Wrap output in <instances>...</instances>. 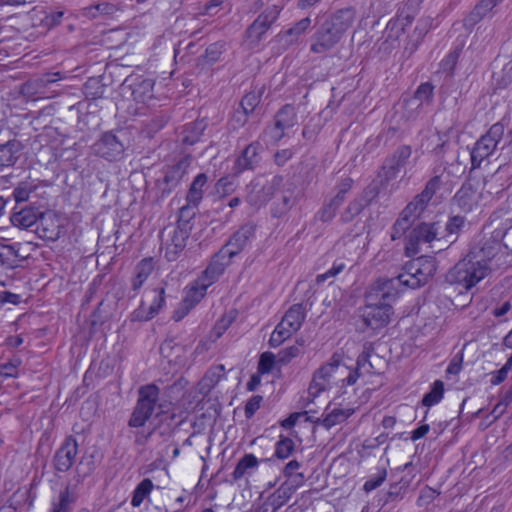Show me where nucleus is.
Here are the masks:
<instances>
[{"label": "nucleus", "instance_id": "obj_1", "mask_svg": "<svg viewBox=\"0 0 512 512\" xmlns=\"http://www.w3.org/2000/svg\"><path fill=\"white\" fill-rule=\"evenodd\" d=\"M354 20L355 12L351 8L340 9L333 13L313 34L310 51L315 54H325L332 50L352 26Z\"/></svg>", "mask_w": 512, "mask_h": 512}, {"label": "nucleus", "instance_id": "obj_2", "mask_svg": "<svg viewBox=\"0 0 512 512\" xmlns=\"http://www.w3.org/2000/svg\"><path fill=\"white\" fill-rule=\"evenodd\" d=\"M505 233L498 229L494 230L489 237L484 236L468 252L472 258L484 264L490 273L505 268L510 263L509 248L501 241Z\"/></svg>", "mask_w": 512, "mask_h": 512}, {"label": "nucleus", "instance_id": "obj_3", "mask_svg": "<svg viewBox=\"0 0 512 512\" xmlns=\"http://www.w3.org/2000/svg\"><path fill=\"white\" fill-rule=\"evenodd\" d=\"M137 394L136 404L128 420L130 428L143 427L156 410L157 417L168 411L169 404L160 400V388L157 385H142L138 388Z\"/></svg>", "mask_w": 512, "mask_h": 512}, {"label": "nucleus", "instance_id": "obj_4", "mask_svg": "<svg viewBox=\"0 0 512 512\" xmlns=\"http://www.w3.org/2000/svg\"><path fill=\"white\" fill-rule=\"evenodd\" d=\"M489 274L490 272L484 264H481L467 253L464 258L449 269L445 279L447 283L459 285L469 291Z\"/></svg>", "mask_w": 512, "mask_h": 512}, {"label": "nucleus", "instance_id": "obj_5", "mask_svg": "<svg viewBox=\"0 0 512 512\" xmlns=\"http://www.w3.org/2000/svg\"><path fill=\"white\" fill-rule=\"evenodd\" d=\"M377 289L378 283H376V285L371 289L367 299L372 300L373 298H376L379 301L376 303H368L363 308L361 314L363 325L374 331L385 327L389 323L390 316L392 314V306L390 302L395 300H384L381 298L380 294L377 296L376 293L379 292Z\"/></svg>", "mask_w": 512, "mask_h": 512}, {"label": "nucleus", "instance_id": "obj_6", "mask_svg": "<svg viewBox=\"0 0 512 512\" xmlns=\"http://www.w3.org/2000/svg\"><path fill=\"white\" fill-rule=\"evenodd\" d=\"M282 7L276 4L268 5L244 32L245 42L251 48L260 44L272 25L278 20Z\"/></svg>", "mask_w": 512, "mask_h": 512}, {"label": "nucleus", "instance_id": "obj_7", "mask_svg": "<svg viewBox=\"0 0 512 512\" xmlns=\"http://www.w3.org/2000/svg\"><path fill=\"white\" fill-rule=\"evenodd\" d=\"M125 139L126 133L123 130L107 131L92 144V153L110 162L120 160L126 149Z\"/></svg>", "mask_w": 512, "mask_h": 512}, {"label": "nucleus", "instance_id": "obj_8", "mask_svg": "<svg viewBox=\"0 0 512 512\" xmlns=\"http://www.w3.org/2000/svg\"><path fill=\"white\" fill-rule=\"evenodd\" d=\"M504 130V125L501 122H497L490 127L486 134L477 140L471 151L472 168L480 167L482 161L495 151L504 135Z\"/></svg>", "mask_w": 512, "mask_h": 512}, {"label": "nucleus", "instance_id": "obj_9", "mask_svg": "<svg viewBox=\"0 0 512 512\" xmlns=\"http://www.w3.org/2000/svg\"><path fill=\"white\" fill-rule=\"evenodd\" d=\"M415 477L416 469L411 462L397 468L392 473V483L386 493L385 503L402 500L409 491Z\"/></svg>", "mask_w": 512, "mask_h": 512}, {"label": "nucleus", "instance_id": "obj_10", "mask_svg": "<svg viewBox=\"0 0 512 512\" xmlns=\"http://www.w3.org/2000/svg\"><path fill=\"white\" fill-rule=\"evenodd\" d=\"M191 161L192 156L185 155L177 163L166 168L163 178L156 184L161 198L167 197L180 184Z\"/></svg>", "mask_w": 512, "mask_h": 512}, {"label": "nucleus", "instance_id": "obj_11", "mask_svg": "<svg viewBox=\"0 0 512 512\" xmlns=\"http://www.w3.org/2000/svg\"><path fill=\"white\" fill-rule=\"evenodd\" d=\"M412 155V148L409 145H400L388 156L381 167L379 177L382 184L394 180L400 170L404 168Z\"/></svg>", "mask_w": 512, "mask_h": 512}, {"label": "nucleus", "instance_id": "obj_12", "mask_svg": "<svg viewBox=\"0 0 512 512\" xmlns=\"http://www.w3.org/2000/svg\"><path fill=\"white\" fill-rule=\"evenodd\" d=\"M335 365L336 354L331 357L328 363L322 365L315 371L308 388V396L306 399L302 398V400L305 401V406L309 402L313 401L314 398L319 396L321 392L325 391L329 387L331 381H335Z\"/></svg>", "mask_w": 512, "mask_h": 512}, {"label": "nucleus", "instance_id": "obj_13", "mask_svg": "<svg viewBox=\"0 0 512 512\" xmlns=\"http://www.w3.org/2000/svg\"><path fill=\"white\" fill-rule=\"evenodd\" d=\"M255 237V225L247 223L242 225L218 251V257L226 258L228 261L238 255Z\"/></svg>", "mask_w": 512, "mask_h": 512}, {"label": "nucleus", "instance_id": "obj_14", "mask_svg": "<svg viewBox=\"0 0 512 512\" xmlns=\"http://www.w3.org/2000/svg\"><path fill=\"white\" fill-rule=\"evenodd\" d=\"M378 291L377 296L380 294L384 300L395 299L397 292L395 291L396 285H403L412 289L419 287V280L415 278V273L408 270V263L403 267V271L394 278L380 279L377 281Z\"/></svg>", "mask_w": 512, "mask_h": 512}, {"label": "nucleus", "instance_id": "obj_15", "mask_svg": "<svg viewBox=\"0 0 512 512\" xmlns=\"http://www.w3.org/2000/svg\"><path fill=\"white\" fill-rule=\"evenodd\" d=\"M440 225L438 222L426 223L422 222L416 225L408 236L406 250L417 254L418 246L421 243H430L434 240H441V233L439 232Z\"/></svg>", "mask_w": 512, "mask_h": 512}, {"label": "nucleus", "instance_id": "obj_16", "mask_svg": "<svg viewBox=\"0 0 512 512\" xmlns=\"http://www.w3.org/2000/svg\"><path fill=\"white\" fill-rule=\"evenodd\" d=\"M78 454V442L72 435L67 436L53 456V466L57 472L65 473L71 469Z\"/></svg>", "mask_w": 512, "mask_h": 512}, {"label": "nucleus", "instance_id": "obj_17", "mask_svg": "<svg viewBox=\"0 0 512 512\" xmlns=\"http://www.w3.org/2000/svg\"><path fill=\"white\" fill-rule=\"evenodd\" d=\"M161 237L165 245V258L170 262L176 261L186 247L189 238L187 230L181 232L167 226L163 229Z\"/></svg>", "mask_w": 512, "mask_h": 512}, {"label": "nucleus", "instance_id": "obj_18", "mask_svg": "<svg viewBox=\"0 0 512 512\" xmlns=\"http://www.w3.org/2000/svg\"><path fill=\"white\" fill-rule=\"evenodd\" d=\"M305 483V476H295L291 480H285L271 495L267 497L265 502L277 512L285 505L296 490Z\"/></svg>", "mask_w": 512, "mask_h": 512}, {"label": "nucleus", "instance_id": "obj_19", "mask_svg": "<svg viewBox=\"0 0 512 512\" xmlns=\"http://www.w3.org/2000/svg\"><path fill=\"white\" fill-rule=\"evenodd\" d=\"M263 147L259 141H253L247 145L235 159L232 171L240 175L244 171L254 170L261 162Z\"/></svg>", "mask_w": 512, "mask_h": 512}, {"label": "nucleus", "instance_id": "obj_20", "mask_svg": "<svg viewBox=\"0 0 512 512\" xmlns=\"http://www.w3.org/2000/svg\"><path fill=\"white\" fill-rule=\"evenodd\" d=\"M41 238L48 241L58 240L65 232L63 220L54 213L43 215L37 227Z\"/></svg>", "mask_w": 512, "mask_h": 512}, {"label": "nucleus", "instance_id": "obj_21", "mask_svg": "<svg viewBox=\"0 0 512 512\" xmlns=\"http://www.w3.org/2000/svg\"><path fill=\"white\" fill-rule=\"evenodd\" d=\"M206 126V122L203 119L184 124L178 132L177 141L183 147L196 144L200 141Z\"/></svg>", "mask_w": 512, "mask_h": 512}, {"label": "nucleus", "instance_id": "obj_22", "mask_svg": "<svg viewBox=\"0 0 512 512\" xmlns=\"http://www.w3.org/2000/svg\"><path fill=\"white\" fill-rule=\"evenodd\" d=\"M306 317L305 308L302 304L292 305L282 317L278 324L279 329L287 330V333L292 335L297 332L302 326Z\"/></svg>", "mask_w": 512, "mask_h": 512}, {"label": "nucleus", "instance_id": "obj_23", "mask_svg": "<svg viewBox=\"0 0 512 512\" xmlns=\"http://www.w3.org/2000/svg\"><path fill=\"white\" fill-rule=\"evenodd\" d=\"M453 205H456L461 211L468 213L478 203V194L472 183L465 182L456 192L453 199Z\"/></svg>", "mask_w": 512, "mask_h": 512}, {"label": "nucleus", "instance_id": "obj_24", "mask_svg": "<svg viewBox=\"0 0 512 512\" xmlns=\"http://www.w3.org/2000/svg\"><path fill=\"white\" fill-rule=\"evenodd\" d=\"M230 264L226 258L218 257V252L213 256L210 264L197 278L200 284H205L208 289L213 283H215L219 277L223 274L226 266Z\"/></svg>", "mask_w": 512, "mask_h": 512}, {"label": "nucleus", "instance_id": "obj_25", "mask_svg": "<svg viewBox=\"0 0 512 512\" xmlns=\"http://www.w3.org/2000/svg\"><path fill=\"white\" fill-rule=\"evenodd\" d=\"M22 149L20 141L12 139L0 144V170L14 166Z\"/></svg>", "mask_w": 512, "mask_h": 512}, {"label": "nucleus", "instance_id": "obj_26", "mask_svg": "<svg viewBox=\"0 0 512 512\" xmlns=\"http://www.w3.org/2000/svg\"><path fill=\"white\" fill-rule=\"evenodd\" d=\"M11 223L18 228L28 229L37 224L39 213L34 207L25 206L11 215Z\"/></svg>", "mask_w": 512, "mask_h": 512}, {"label": "nucleus", "instance_id": "obj_27", "mask_svg": "<svg viewBox=\"0 0 512 512\" xmlns=\"http://www.w3.org/2000/svg\"><path fill=\"white\" fill-rule=\"evenodd\" d=\"M408 270L415 273V278L419 280L420 287L434 276L436 267L432 261L417 259L408 262Z\"/></svg>", "mask_w": 512, "mask_h": 512}, {"label": "nucleus", "instance_id": "obj_28", "mask_svg": "<svg viewBox=\"0 0 512 512\" xmlns=\"http://www.w3.org/2000/svg\"><path fill=\"white\" fill-rule=\"evenodd\" d=\"M154 270L153 258H144L137 263L134 269V275L131 279V287L134 292H137L144 282L148 279Z\"/></svg>", "mask_w": 512, "mask_h": 512}, {"label": "nucleus", "instance_id": "obj_29", "mask_svg": "<svg viewBox=\"0 0 512 512\" xmlns=\"http://www.w3.org/2000/svg\"><path fill=\"white\" fill-rule=\"evenodd\" d=\"M311 25V19L309 17L302 18L292 27L280 32L278 38L280 42H284L286 45H292L298 41V39L308 30Z\"/></svg>", "mask_w": 512, "mask_h": 512}, {"label": "nucleus", "instance_id": "obj_30", "mask_svg": "<svg viewBox=\"0 0 512 512\" xmlns=\"http://www.w3.org/2000/svg\"><path fill=\"white\" fill-rule=\"evenodd\" d=\"M433 96L434 86L429 82H425L417 87L413 97L406 101V105H415L416 109L420 110L424 106H428L432 103Z\"/></svg>", "mask_w": 512, "mask_h": 512}, {"label": "nucleus", "instance_id": "obj_31", "mask_svg": "<svg viewBox=\"0 0 512 512\" xmlns=\"http://www.w3.org/2000/svg\"><path fill=\"white\" fill-rule=\"evenodd\" d=\"M280 180L281 178L274 177L272 182L266 183L259 190L251 192L248 196V202L254 206L265 205L273 197Z\"/></svg>", "mask_w": 512, "mask_h": 512}, {"label": "nucleus", "instance_id": "obj_32", "mask_svg": "<svg viewBox=\"0 0 512 512\" xmlns=\"http://www.w3.org/2000/svg\"><path fill=\"white\" fill-rule=\"evenodd\" d=\"M369 204L370 200L366 195L356 196L341 212L340 221L342 223L352 222Z\"/></svg>", "mask_w": 512, "mask_h": 512}, {"label": "nucleus", "instance_id": "obj_33", "mask_svg": "<svg viewBox=\"0 0 512 512\" xmlns=\"http://www.w3.org/2000/svg\"><path fill=\"white\" fill-rule=\"evenodd\" d=\"M465 226L466 218L464 216H451L445 224L444 234L441 235V238L445 239L446 242L453 244L457 241Z\"/></svg>", "mask_w": 512, "mask_h": 512}, {"label": "nucleus", "instance_id": "obj_34", "mask_svg": "<svg viewBox=\"0 0 512 512\" xmlns=\"http://www.w3.org/2000/svg\"><path fill=\"white\" fill-rule=\"evenodd\" d=\"M360 377V372L341 363L340 357L336 354L335 382H341L340 387L354 385Z\"/></svg>", "mask_w": 512, "mask_h": 512}, {"label": "nucleus", "instance_id": "obj_35", "mask_svg": "<svg viewBox=\"0 0 512 512\" xmlns=\"http://www.w3.org/2000/svg\"><path fill=\"white\" fill-rule=\"evenodd\" d=\"M118 11H120V7L117 3L101 1L84 8L83 15L89 18H97L99 16L112 17Z\"/></svg>", "mask_w": 512, "mask_h": 512}, {"label": "nucleus", "instance_id": "obj_36", "mask_svg": "<svg viewBox=\"0 0 512 512\" xmlns=\"http://www.w3.org/2000/svg\"><path fill=\"white\" fill-rule=\"evenodd\" d=\"M497 4L496 0H480L465 18V26H474L480 22Z\"/></svg>", "mask_w": 512, "mask_h": 512}, {"label": "nucleus", "instance_id": "obj_37", "mask_svg": "<svg viewBox=\"0 0 512 512\" xmlns=\"http://www.w3.org/2000/svg\"><path fill=\"white\" fill-rule=\"evenodd\" d=\"M274 122L285 131L294 127L298 123L295 107L290 104L284 105L275 114Z\"/></svg>", "mask_w": 512, "mask_h": 512}, {"label": "nucleus", "instance_id": "obj_38", "mask_svg": "<svg viewBox=\"0 0 512 512\" xmlns=\"http://www.w3.org/2000/svg\"><path fill=\"white\" fill-rule=\"evenodd\" d=\"M207 288L205 284H200L197 279L186 288L185 296L183 298V306L187 311L198 304L205 296Z\"/></svg>", "mask_w": 512, "mask_h": 512}, {"label": "nucleus", "instance_id": "obj_39", "mask_svg": "<svg viewBox=\"0 0 512 512\" xmlns=\"http://www.w3.org/2000/svg\"><path fill=\"white\" fill-rule=\"evenodd\" d=\"M208 177L205 173L198 174L190 185L186 200L189 205L197 207L203 198V187L207 183Z\"/></svg>", "mask_w": 512, "mask_h": 512}, {"label": "nucleus", "instance_id": "obj_40", "mask_svg": "<svg viewBox=\"0 0 512 512\" xmlns=\"http://www.w3.org/2000/svg\"><path fill=\"white\" fill-rule=\"evenodd\" d=\"M258 459L253 454H245L237 463L233 473V480L237 481L245 475H250L258 467Z\"/></svg>", "mask_w": 512, "mask_h": 512}, {"label": "nucleus", "instance_id": "obj_41", "mask_svg": "<svg viewBox=\"0 0 512 512\" xmlns=\"http://www.w3.org/2000/svg\"><path fill=\"white\" fill-rule=\"evenodd\" d=\"M76 501V495L71 491L69 485H67L58 495V500L52 502L50 512H71L72 504Z\"/></svg>", "mask_w": 512, "mask_h": 512}, {"label": "nucleus", "instance_id": "obj_42", "mask_svg": "<svg viewBox=\"0 0 512 512\" xmlns=\"http://www.w3.org/2000/svg\"><path fill=\"white\" fill-rule=\"evenodd\" d=\"M224 375V365L218 364L210 367L200 382L202 389H207V391H210L219 383Z\"/></svg>", "mask_w": 512, "mask_h": 512}, {"label": "nucleus", "instance_id": "obj_43", "mask_svg": "<svg viewBox=\"0 0 512 512\" xmlns=\"http://www.w3.org/2000/svg\"><path fill=\"white\" fill-rule=\"evenodd\" d=\"M414 219V217H412L409 213H406V211L403 209L400 213V216L391 228V239L393 241L400 239L412 226Z\"/></svg>", "mask_w": 512, "mask_h": 512}, {"label": "nucleus", "instance_id": "obj_44", "mask_svg": "<svg viewBox=\"0 0 512 512\" xmlns=\"http://www.w3.org/2000/svg\"><path fill=\"white\" fill-rule=\"evenodd\" d=\"M353 412V409L335 408L324 416L322 420V425L325 428L330 429L333 426L344 422L353 414Z\"/></svg>", "mask_w": 512, "mask_h": 512}, {"label": "nucleus", "instance_id": "obj_45", "mask_svg": "<svg viewBox=\"0 0 512 512\" xmlns=\"http://www.w3.org/2000/svg\"><path fill=\"white\" fill-rule=\"evenodd\" d=\"M430 201L431 198L421 191V193L417 194L413 200L406 205L404 210L412 217L417 218L427 208Z\"/></svg>", "mask_w": 512, "mask_h": 512}, {"label": "nucleus", "instance_id": "obj_46", "mask_svg": "<svg viewBox=\"0 0 512 512\" xmlns=\"http://www.w3.org/2000/svg\"><path fill=\"white\" fill-rule=\"evenodd\" d=\"M496 89H512V60L503 66L501 71L493 74Z\"/></svg>", "mask_w": 512, "mask_h": 512}, {"label": "nucleus", "instance_id": "obj_47", "mask_svg": "<svg viewBox=\"0 0 512 512\" xmlns=\"http://www.w3.org/2000/svg\"><path fill=\"white\" fill-rule=\"evenodd\" d=\"M153 81L145 79L134 85L132 89L133 99L137 102H146L153 97Z\"/></svg>", "mask_w": 512, "mask_h": 512}, {"label": "nucleus", "instance_id": "obj_48", "mask_svg": "<svg viewBox=\"0 0 512 512\" xmlns=\"http://www.w3.org/2000/svg\"><path fill=\"white\" fill-rule=\"evenodd\" d=\"M152 489V481L149 478L143 479L133 491L131 505L133 507H139L144 499L151 493Z\"/></svg>", "mask_w": 512, "mask_h": 512}, {"label": "nucleus", "instance_id": "obj_49", "mask_svg": "<svg viewBox=\"0 0 512 512\" xmlns=\"http://www.w3.org/2000/svg\"><path fill=\"white\" fill-rule=\"evenodd\" d=\"M105 86L98 78H89L83 85V93L87 99L96 100L102 98Z\"/></svg>", "mask_w": 512, "mask_h": 512}, {"label": "nucleus", "instance_id": "obj_50", "mask_svg": "<svg viewBox=\"0 0 512 512\" xmlns=\"http://www.w3.org/2000/svg\"><path fill=\"white\" fill-rule=\"evenodd\" d=\"M444 395V384L441 380H436L428 393L422 399V404L426 407H431L439 403Z\"/></svg>", "mask_w": 512, "mask_h": 512}, {"label": "nucleus", "instance_id": "obj_51", "mask_svg": "<svg viewBox=\"0 0 512 512\" xmlns=\"http://www.w3.org/2000/svg\"><path fill=\"white\" fill-rule=\"evenodd\" d=\"M237 177L234 172L232 175L221 177L215 185L217 193L222 196L232 194L238 186Z\"/></svg>", "mask_w": 512, "mask_h": 512}, {"label": "nucleus", "instance_id": "obj_52", "mask_svg": "<svg viewBox=\"0 0 512 512\" xmlns=\"http://www.w3.org/2000/svg\"><path fill=\"white\" fill-rule=\"evenodd\" d=\"M295 450V443L294 441L287 437L281 435L279 437V440L275 444V453L274 455L278 459H287Z\"/></svg>", "mask_w": 512, "mask_h": 512}, {"label": "nucleus", "instance_id": "obj_53", "mask_svg": "<svg viewBox=\"0 0 512 512\" xmlns=\"http://www.w3.org/2000/svg\"><path fill=\"white\" fill-rule=\"evenodd\" d=\"M146 296L151 298L152 302L149 305L150 314L156 316L165 304V289L156 288L146 292Z\"/></svg>", "mask_w": 512, "mask_h": 512}, {"label": "nucleus", "instance_id": "obj_54", "mask_svg": "<svg viewBox=\"0 0 512 512\" xmlns=\"http://www.w3.org/2000/svg\"><path fill=\"white\" fill-rule=\"evenodd\" d=\"M261 101V92L260 91H251L245 94L240 102L239 107L244 111L252 114L255 108L259 105Z\"/></svg>", "mask_w": 512, "mask_h": 512}, {"label": "nucleus", "instance_id": "obj_55", "mask_svg": "<svg viewBox=\"0 0 512 512\" xmlns=\"http://www.w3.org/2000/svg\"><path fill=\"white\" fill-rule=\"evenodd\" d=\"M225 51L223 42H215L210 44L205 51L204 59L207 64H214L219 61L222 53Z\"/></svg>", "mask_w": 512, "mask_h": 512}, {"label": "nucleus", "instance_id": "obj_56", "mask_svg": "<svg viewBox=\"0 0 512 512\" xmlns=\"http://www.w3.org/2000/svg\"><path fill=\"white\" fill-rule=\"evenodd\" d=\"M249 115L248 112L238 107L228 120L229 129L235 131L243 127L247 123Z\"/></svg>", "mask_w": 512, "mask_h": 512}, {"label": "nucleus", "instance_id": "obj_57", "mask_svg": "<svg viewBox=\"0 0 512 512\" xmlns=\"http://www.w3.org/2000/svg\"><path fill=\"white\" fill-rule=\"evenodd\" d=\"M285 135L286 131L279 127L275 122L273 125L267 126L262 133V136L267 138L268 142L271 144H277L281 139L285 137Z\"/></svg>", "mask_w": 512, "mask_h": 512}, {"label": "nucleus", "instance_id": "obj_58", "mask_svg": "<svg viewBox=\"0 0 512 512\" xmlns=\"http://www.w3.org/2000/svg\"><path fill=\"white\" fill-rule=\"evenodd\" d=\"M22 361L20 358H14L7 363L0 365V379L4 378H15L18 376V367Z\"/></svg>", "mask_w": 512, "mask_h": 512}, {"label": "nucleus", "instance_id": "obj_59", "mask_svg": "<svg viewBox=\"0 0 512 512\" xmlns=\"http://www.w3.org/2000/svg\"><path fill=\"white\" fill-rule=\"evenodd\" d=\"M339 207L334 204L331 200L324 202L323 206L317 212L316 217L324 222H330L336 215Z\"/></svg>", "mask_w": 512, "mask_h": 512}, {"label": "nucleus", "instance_id": "obj_60", "mask_svg": "<svg viewBox=\"0 0 512 512\" xmlns=\"http://www.w3.org/2000/svg\"><path fill=\"white\" fill-rule=\"evenodd\" d=\"M374 353V347L372 343H365L363 347L362 353L359 354L356 360V368L354 370H358L360 372V376H362V371L370 361L372 354Z\"/></svg>", "mask_w": 512, "mask_h": 512}, {"label": "nucleus", "instance_id": "obj_61", "mask_svg": "<svg viewBox=\"0 0 512 512\" xmlns=\"http://www.w3.org/2000/svg\"><path fill=\"white\" fill-rule=\"evenodd\" d=\"M346 267V264L343 260L337 259L334 261L332 267L328 269L325 273L319 274L316 277V282L321 284L325 282L327 279L337 276L341 273Z\"/></svg>", "mask_w": 512, "mask_h": 512}, {"label": "nucleus", "instance_id": "obj_62", "mask_svg": "<svg viewBox=\"0 0 512 512\" xmlns=\"http://www.w3.org/2000/svg\"><path fill=\"white\" fill-rule=\"evenodd\" d=\"M275 361V355L273 353L264 352L259 358L257 372L259 374H267L271 372L275 365Z\"/></svg>", "mask_w": 512, "mask_h": 512}, {"label": "nucleus", "instance_id": "obj_63", "mask_svg": "<svg viewBox=\"0 0 512 512\" xmlns=\"http://www.w3.org/2000/svg\"><path fill=\"white\" fill-rule=\"evenodd\" d=\"M34 188L27 182H21L13 191L16 204L28 201L30 194Z\"/></svg>", "mask_w": 512, "mask_h": 512}, {"label": "nucleus", "instance_id": "obj_64", "mask_svg": "<svg viewBox=\"0 0 512 512\" xmlns=\"http://www.w3.org/2000/svg\"><path fill=\"white\" fill-rule=\"evenodd\" d=\"M155 316L153 314H150V310L148 307H146L145 301L142 300L139 307L136 308L131 314L130 319L133 322H144L149 321Z\"/></svg>", "mask_w": 512, "mask_h": 512}]
</instances>
